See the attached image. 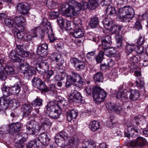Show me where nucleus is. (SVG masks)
<instances>
[{
    "mask_svg": "<svg viewBox=\"0 0 148 148\" xmlns=\"http://www.w3.org/2000/svg\"><path fill=\"white\" fill-rule=\"evenodd\" d=\"M92 91L93 98L97 103L102 102L107 95L106 92L99 86H95L93 88L88 86L85 89V91L88 95H90Z\"/></svg>",
    "mask_w": 148,
    "mask_h": 148,
    "instance_id": "obj_1",
    "label": "nucleus"
},
{
    "mask_svg": "<svg viewBox=\"0 0 148 148\" xmlns=\"http://www.w3.org/2000/svg\"><path fill=\"white\" fill-rule=\"evenodd\" d=\"M26 49V44L21 45H16V51H12L9 55L11 61L14 62H21V60H22V57L27 56V54L25 50Z\"/></svg>",
    "mask_w": 148,
    "mask_h": 148,
    "instance_id": "obj_2",
    "label": "nucleus"
},
{
    "mask_svg": "<svg viewBox=\"0 0 148 148\" xmlns=\"http://www.w3.org/2000/svg\"><path fill=\"white\" fill-rule=\"evenodd\" d=\"M140 96L139 92L138 90L130 89H124L122 92H119L116 95L117 99H121L122 101L126 99H130L132 101L137 100Z\"/></svg>",
    "mask_w": 148,
    "mask_h": 148,
    "instance_id": "obj_3",
    "label": "nucleus"
},
{
    "mask_svg": "<svg viewBox=\"0 0 148 148\" xmlns=\"http://www.w3.org/2000/svg\"><path fill=\"white\" fill-rule=\"evenodd\" d=\"M118 12L121 15L120 19L123 22H129L135 15L133 9L129 6H125L119 8Z\"/></svg>",
    "mask_w": 148,
    "mask_h": 148,
    "instance_id": "obj_4",
    "label": "nucleus"
},
{
    "mask_svg": "<svg viewBox=\"0 0 148 148\" xmlns=\"http://www.w3.org/2000/svg\"><path fill=\"white\" fill-rule=\"evenodd\" d=\"M72 1H75V0H71L69 2V4L66 3L62 5L61 8V11L63 14L70 13L75 16H77L79 13L81 8V7L78 5H75V4L72 3Z\"/></svg>",
    "mask_w": 148,
    "mask_h": 148,
    "instance_id": "obj_5",
    "label": "nucleus"
},
{
    "mask_svg": "<svg viewBox=\"0 0 148 148\" xmlns=\"http://www.w3.org/2000/svg\"><path fill=\"white\" fill-rule=\"evenodd\" d=\"M41 24L42 26L45 27V31L47 34L50 42L51 43L53 42L56 40L57 38L54 36L51 24L49 23H48L46 19H44Z\"/></svg>",
    "mask_w": 148,
    "mask_h": 148,
    "instance_id": "obj_6",
    "label": "nucleus"
},
{
    "mask_svg": "<svg viewBox=\"0 0 148 148\" xmlns=\"http://www.w3.org/2000/svg\"><path fill=\"white\" fill-rule=\"evenodd\" d=\"M26 127L27 132L30 135L38 134L41 130L40 126L39 125H36L35 121L33 120L27 122Z\"/></svg>",
    "mask_w": 148,
    "mask_h": 148,
    "instance_id": "obj_7",
    "label": "nucleus"
},
{
    "mask_svg": "<svg viewBox=\"0 0 148 148\" xmlns=\"http://www.w3.org/2000/svg\"><path fill=\"white\" fill-rule=\"evenodd\" d=\"M84 98L82 96L79 92L76 90L72 91L69 98L70 102H75L77 103H84Z\"/></svg>",
    "mask_w": 148,
    "mask_h": 148,
    "instance_id": "obj_8",
    "label": "nucleus"
},
{
    "mask_svg": "<svg viewBox=\"0 0 148 148\" xmlns=\"http://www.w3.org/2000/svg\"><path fill=\"white\" fill-rule=\"evenodd\" d=\"M84 98L82 96L79 92L76 90L72 91L69 98L70 102H75L77 103H84Z\"/></svg>",
    "mask_w": 148,
    "mask_h": 148,
    "instance_id": "obj_9",
    "label": "nucleus"
},
{
    "mask_svg": "<svg viewBox=\"0 0 148 148\" xmlns=\"http://www.w3.org/2000/svg\"><path fill=\"white\" fill-rule=\"evenodd\" d=\"M31 8L30 5L27 3H20L16 5L17 12L19 14L24 16L28 15Z\"/></svg>",
    "mask_w": 148,
    "mask_h": 148,
    "instance_id": "obj_10",
    "label": "nucleus"
},
{
    "mask_svg": "<svg viewBox=\"0 0 148 148\" xmlns=\"http://www.w3.org/2000/svg\"><path fill=\"white\" fill-rule=\"evenodd\" d=\"M81 59L73 57L71 58L70 62L75 68L77 71L83 70L85 67V63L83 61L84 58L81 57Z\"/></svg>",
    "mask_w": 148,
    "mask_h": 148,
    "instance_id": "obj_11",
    "label": "nucleus"
},
{
    "mask_svg": "<svg viewBox=\"0 0 148 148\" xmlns=\"http://www.w3.org/2000/svg\"><path fill=\"white\" fill-rule=\"evenodd\" d=\"M146 143V139L142 137H138L134 140L128 143L127 146L132 147L140 148L143 147Z\"/></svg>",
    "mask_w": 148,
    "mask_h": 148,
    "instance_id": "obj_12",
    "label": "nucleus"
},
{
    "mask_svg": "<svg viewBox=\"0 0 148 148\" xmlns=\"http://www.w3.org/2000/svg\"><path fill=\"white\" fill-rule=\"evenodd\" d=\"M125 49L127 56H128L130 53L133 52L134 51H136V52L138 54H141L143 52L142 48L140 47L135 44L132 45L129 44H127L126 46Z\"/></svg>",
    "mask_w": 148,
    "mask_h": 148,
    "instance_id": "obj_13",
    "label": "nucleus"
},
{
    "mask_svg": "<svg viewBox=\"0 0 148 148\" xmlns=\"http://www.w3.org/2000/svg\"><path fill=\"white\" fill-rule=\"evenodd\" d=\"M14 21L16 27H22L23 30V25L25 24L26 23V18L22 15L17 16L14 18Z\"/></svg>",
    "mask_w": 148,
    "mask_h": 148,
    "instance_id": "obj_14",
    "label": "nucleus"
},
{
    "mask_svg": "<svg viewBox=\"0 0 148 148\" xmlns=\"http://www.w3.org/2000/svg\"><path fill=\"white\" fill-rule=\"evenodd\" d=\"M106 107L108 110L112 112H119L122 109L121 105L117 103L115 104L110 102L107 103L106 104Z\"/></svg>",
    "mask_w": 148,
    "mask_h": 148,
    "instance_id": "obj_15",
    "label": "nucleus"
},
{
    "mask_svg": "<svg viewBox=\"0 0 148 148\" xmlns=\"http://www.w3.org/2000/svg\"><path fill=\"white\" fill-rule=\"evenodd\" d=\"M140 128L142 129L139 126H131L127 129V131L131 134L132 138H135L138 135L140 131Z\"/></svg>",
    "mask_w": 148,
    "mask_h": 148,
    "instance_id": "obj_16",
    "label": "nucleus"
},
{
    "mask_svg": "<svg viewBox=\"0 0 148 148\" xmlns=\"http://www.w3.org/2000/svg\"><path fill=\"white\" fill-rule=\"evenodd\" d=\"M51 58L53 61L55 62L59 65H62L64 62L61 55L58 53H52L51 55Z\"/></svg>",
    "mask_w": 148,
    "mask_h": 148,
    "instance_id": "obj_17",
    "label": "nucleus"
},
{
    "mask_svg": "<svg viewBox=\"0 0 148 148\" xmlns=\"http://www.w3.org/2000/svg\"><path fill=\"white\" fill-rule=\"evenodd\" d=\"M110 0H104L102 6H108L106 10V13L108 15H111L116 13V10L114 7L110 6V5L111 4Z\"/></svg>",
    "mask_w": 148,
    "mask_h": 148,
    "instance_id": "obj_18",
    "label": "nucleus"
},
{
    "mask_svg": "<svg viewBox=\"0 0 148 148\" xmlns=\"http://www.w3.org/2000/svg\"><path fill=\"white\" fill-rule=\"evenodd\" d=\"M32 82V85L34 87L39 90L42 89L45 85V82L40 78L36 77H35L33 78Z\"/></svg>",
    "mask_w": 148,
    "mask_h": 148,
    "instance_id": "obj_19",
    "label": "nucleus"
},
{
    "mask_svg": "<svg viewBox=\"0 0 148 148\" xmlns=\"http://www.w3.org/2000/svg\"><path fill=\"white\" fill-rule=\"evenodd\" d=\"M41 144L45 146H47L49 143L50 139L47 134L45 132H43L40 135L37 139Z\"/></svg>",
    "mask_w": 148,
    "mask_h": 148,
    "instance_id": "obj_20",
    "label": "nucleus"
},
{
    "mask_svg": "<svg viewBox=\"0 0 148 148\" xmlns=\"http://www.w3.org/2000/svg\"><path fill=\"white\" fill-rule=\"evenodd\" d=\"M134 122L135 123L136 125L139 126V127L142 125V127H141L142 128H143V129H144V128L147 127L148 129V121L143 117L136 119Z\"/></svg>",
    "mask_w": 148,
    "mask_h": 148,
    "instance_id": "obj_21",
    "label": "nucleus"
},
{
    "mask_svg": "<svg viewBox=\"0 0 148 148\" xmlns=\"http://www.w3.org/2000/svg\"><path fill=\"white\" fill-rule=\"evenodd\" d=\"M79 141V140L78 137L74 136L70 138L68 145L70 146V147L76 148L78 145Z\"/></svg>",
    "mask_w": 148,
    "mask_h": 148,
    "instance_id": "obj_22",
    "label": "nucleus"
},
{
    "mask_svg": "<svg viewBox=\"0 0 148 148\" xmlns=\"http://www.w3.org/2000/svg\"><path fill=\"white\" fill-rule=\"evenodd\" d=\"M6 103H5L4 106H6V107H8L9 105H10L12 107L13 109H15L19 107L20 103L19 102L15 99H8L6 100Z\"/></svg>",
    "mask_w": 148,
    "mask_h": 148,
    "instance_id": "obj_23",
    "label": "nucleus"
},
{
    "mask_svg": "<svg viewBox=\"0 0 148 148\" xmlns=\"http://www.w3.org/2000/svg\"><path fill=\"white\" fill-rule=\"evenodd\" d=\"M73 76L76 79L75 85L79 88H81L83 85V78L77 73L72 71Z\"/></svg>",
    "mask_w": 148,
    "mask_h": 148,
    "instance_id": "obj_24",
    "label": "nucleus"
},
{
    "mask_svg": "<svg viewBox=\"0 0 148 148\" xmlns=\"http://www.w3.org/2000/svg\"><path fill=\"white\" fill-rule=\"evenodd\" d=\"M32 106V105L29 103L23 105L22 110L24 116H27L30 114L33 109Z\"/></svg>",
    "mask_w": 148,
    "mask_h": 148,
    "instance_id": "obj_25",
    "label": "nucleus"
},
{
    "mask_svg": "<svg viewBox=\"0 0 148 148\" xmlns=\"http://www.w3.org/2000/svg\"><path fill=\"white\" fill-rule=\"evenodd\" d=\"M67 111V119L69 122L74 121L77 116V113L76 111L74 109L70 110H68Z\"/></svg>",
    "mask_w": 148,
    "mask_h": 148,
    "instance_id": "obj_26",
    "label": "nucleus"
},
{
    "mask_svg": "<svg viewBox=\"0 0 148 148\" xmlns=\"http://www.w3.org/2000/svg\"><path fill=\"white\" fill-rule=\"evenodd\" d=\"M68 104L67 101L64 98H63L58 101L57 103L56 104V106L57 107V108H58V109H61L62 111L64 109H66V110H68L67 108Z\"/></svg>",
    "mask_w": 148,
    "mask_h": 148,
    "instance_id": "obj_27",
    "label": "nucleus"
},
{
    "mask_svg": "<svg viewBox=\"0 0 148 148\" xmlns=\"http://www.w3.org/2000/svg\"><path fill=\"white\" fill-rule=\"evenodd\" d=\"M1 90L3 92V97L7 98V99H9L8 97L13 95L10 87H7L5 84L3 85V87L1 88Z\"/></svg>",
    "mask_w": 148,
    "mask_h": 148,
    "instance_id": "obj_28",
    "label": "nucleus"
},
{
    "mask_svg": "<svg viewBox=\"0 0 148 148\" xmlns=\"http://www.w3.org/2000/svg\"><path fill=\"white\" fill-rule=\"evenodd\" d=\"M1 90L3 92V97L7 98V99H9L8 97L13 95L10 87H7L5 84L3 85V87L1 88Z\"/></svg>",
    "mask_w": 148,
    "mask_h": 148,
    "instance_id": "obj_29",
    "label": "nucleus"
},
{
    "mask_svg": "<svg viewBox=\"0 0 148 148\" xmlns=\"http://www.w3.org/2000/svg\"><path fill=\"white\" fill-rule=\"evenodd\" d=\"M5 70L8 75H12L13 74L14 70L13 67L9 65H5L1 63L0 65V70Z\"/></svg>",
    "mask_w": 148,
    "mask_h": 148,
    "instance_id": "obj_30",
    "label": "nucleus"
},
{
    "mask_svg": "<svg viewBox=\"0 0 148 148\" xmlns=\"http://www.w3.org/2000/svg\"><path fill=\"white\" fill-rule=\"evenodd\" d=\"M36 53L38 55L44 53L48 49V46L47 44H40L37 46Z\"/></svg>",
    "mask_w": 148,
    "mask_h": 148,
    "instance_id": "obj_31",
    "label": "nucleus"
},
{
    "mask_svg": "<svg viewBox=\"0 0 148 148\" xmlns=\"http://www.w3.org/2000/svg\"><path fill=\"white\" fill-rule=\"evenodd\" d=\"M84 29L82 28H77L74 29L73 34V36L75 38H78L83 37L84 35Z\"/></svg>",
    "mask_w": 148,
    "mask_h": 148,
    "instance_id": "obj_32",
    "label": "nucleus"
},
{
    "mask_svg": "<svg viewBox=\"0 0 148 148\" xmlns=\"http://www.w3.org/2000/svg\"><path fill=\"white\" fill-rule=\"evenodd\" d=\"M12 94L18 96V94L21 91V86L20 84H19L16 83L13 86L10 87Z\"/></svg>",
    "mask_w": 148,
    "mask_h": 148,
    "instance_id": "obj_33",
    "label": "nucleus"
},
{
    "mask_svg": "<svg viewBox=\"0 0 148 148\" xmlns=\"http://www.w3.org/2000/svg\"><path fill=\"white\" fill-rule=\"evenodd\" d=\"M99 20L97 17L95 16L90 18L89 25L92 28H96L98 25Z\"/></svg>",
    "mask_w": 148,
    "mask_h": 148,
    "instance_id": "obj_34",
    "label": "nucleus"
},
{
    "mask_svg": "<svg viewBox=\"0 0 148 148\" xmlns=\"http://www.w3.org/2000/svg\"><path fill=\"white\" fill-rule=\"evenodd\" d=\"M76 82V79H75L74 77L73 76L72 72H71V75L67 76L66 81L65 83V86L67 88L69 87L72 85L73 83H75Z\"/></svg>",
    "mask_w": 148,
    "mask_h": 148,
    "instance_id": "obj_35",
    "label": "nucleus"
},
{
    "mask_svg": "<svg viewBox=\"0 0 148 148\" xmlns=\"http://www.w3.org/2000/svg\"><path fill=\"white\" fill-rule=\"evenodd\" d=\"M62 112V110L58 109L55 111H50V112H48V115L50 118L57 119L59 118Z\"/></svg>",
    "mask_w": 148,
    "mask_h": 148,
    "instance_id": "obj_36",
    "label": "nucleus"
},
{
    "mask_svg": "<svg viewBox=\"0 0 148 148\" xmlns=\"http://www.w3.org/2000/svg\"><path fill=\"white\" fill-rule=\"evenodd\" d=\"M9 129L10 132H18L21 130V124L19 123L12 124L9 126Z\"/></svg>",
    "mask_w": 148,
    "mask_h": 148,
    "instance_id": "obj_37",
    "label": "nucleus"
},
{
    "mask_svg": "<svg viewBox=\"0 0 148 148\" xmlns=\"http://www.w3.org/2000/svg\"><path fill=\"white\" fill-rule=\"evenodd\" d=\"M100 126V123L97 121H94L91 122L89 126L90 129L93 132L99 129Z\"/></svg>",
    "mask_w": 148,
    "mask_h": 148,
    "instance_id": "obj_38",
    "label": "nucleus"
},
{
    "mask_svg": "<svg viewBox=\"0 0 148 148\" xmlns=\"http://www.w3.org/2000/svg\"><path fill=\"white\" fill-rule=\"evenodd\" d=\"M101 41L102 45H99V48L101 50L104 52L107 51V49L110 48L112 42H108L104 41Z\"/></svg>",
    "mask_w": 148,
    "mask_h": 148,
    "instance_id": "obj_39",
    "label": "nucleus"
},
{
    "mask_svg": "<svg viewBox=\"0 0 148 148\" xmlns=\"http://www.w3.org/2000/svg\"><path fill=\"white\" fill-rule=\"evenodd\" d=\"M106 51L104 52L105 54L110 57H114L116 55V50L114 48H110Z\"/></svg>",
    "mask_w": 148,
    "mask_h": 148,
    "instance_id": "obj_40",
    "label": "nucleus"
},
{
    "mask_svg": "<svg viewBox=\"0 0 148 148\" xmlns=\"http://www.w3.org/2000/svg\"><path fill=\"white\" fill-rule=\"evenodd\" d=\"M93 79L95 82H100L103 81V74L101 72H98L93 76Z\"/></svg>",
    "mask_w": 148,
    "mask_h": 148,
    "instance_id": "obj_41",
    "label": "nucleus"
},
{
    "mask_svg": "<svg viewBox=\"0 0 148 148\" xmlns=\"http://www.w3.org/2000/svg\"><path fill=\"white\" fill-rule=\"evenodd\" d=\"M88 1H82L81 3L76 1H72V3L75 4V5H78L81 7V10H82L88 8Z\"/></svg>",
    "mask_w": 148,
    "mask_h": 148,
    "instance_id": "obj_42",
    "label": "nucleus"
},
{
    "mask_svg": "<svg viewBox=\"0 0 148 148\" xmlns=\"http://www.w3.org/2000/svg\"><path fill=\"white\" fill-rule=\"evenodd\" d=\"M47 106L48 108L47 113L48 115H49L48 112H50V111H55L58 109V108H57V107L56 106V104L52 101L49 102Z\"/></svg>",
    "mask_w": 148,
    "mask_h": 148,
    "instance_id": "obj_43",
    "label": "nucleus"
},
{
    "mask_svg": "<svg viewBox=\"0 0 148 148\" xmlns=\"http://www.w3.org/2000/svg\"><path fill=\"white\" fill-rule=\"evenodd\" d=\"M112 24L113 22L112 20L110 18H106L103 20V26L104 27L108 30H109L110 28L111 27Z\"/></svg>",
    "mask_w": 148,
    "mask_h": 148,
    "instance_id": "obj_44",
    "label": "nucleus"
},
{
    "mask_svg": "<svg viewBox=\"0 0 148 148\" xmlns=\"http://www.w3.org/2000/svg\"><path fill=\"white\" fill-rule=\"evenodd\" d=\"M36 71L33 67L29 68L26 71V72H24V75L26 76H28L29 77L36 74Z\"/></svg>",
    "mask_w": 148,
    "mask_h": 148,
    "instance_id": "obj_45",
    "label": "nucleus"
},
{
    "mask_svg": "<svg viewBox=\"0 0 148 148\" xmlns=\"http://www.w3.org/2000/svg\"><path fill=\"white\" fill-rule=\"evenodd\" d=\"M121 29V27L118 25H114L111 27L110 31L113 34H119Z\"/></svg>",
    "mask_w": 148,
    "mask_h": 148,
    "instance_id": "obj_46",
    "label": "nucleus"
},
{
    "mask_svg": "<svg viewBox=\"0 0 148 148\" xmlns=\"http://www.w3.org/2000/svg\"><path fill=\"white\" fill-rule=\"evenodd\" d=\"M39 146V141L35 139L30 141L27 145V147L29 148H38Z\"/></svg>",
    "mask_w": 148,
    "mask_h": 148,
    "instance_id": "obj_47",
    "label": "nucleus"
},
{
    "mask_svg": "<svg viewBox=\"0 0 148 148\" xmlns=\"http://www.w3.org/2000/svg\"><path fill=\"white\" fill-rule=\"evenodd\" d=\"M43 101L42 99L37 97L32 102L31 105L34 107L40 106L42 105Z\"/></svg>",
    "mask_w": 148,
    "mask_h": 148,
    "instance_id": "obj_48",
    "label": "nucleus"
},
{
    "mask_svg": "<svg viewBox=\"0 0 148 148\" xmlns=\"http://www.w3.org/2000/svg\"><path fill=\"white\" fill-rule=\"evenodd\" d=\"M5 24L9 27H12L13 26L15 27V24L14 19L12 20L7 16L6 18H5L4 20Z\"/></svg>",
    "mask_w": 148,
    "mask_h": 148,
    "instance_id": "obj_49",
    "label": "nucleus"
},
{
    "mask_svg": "<svg viewBox=\"0 0 148 148\" xmlns=\"http://www.w3.org/2000/svg\"><path fill=\"white\" fill-rule=\"evenodd\" d=\"M104 54V51L101 50L99 52V53L95 57V60L97 63H101L103 59Z\"/></svg>",
    "mask_w": 148,
    "mask_h": 148,
    "instance_id": "obj_50",
    "label": "nucleus"
},
{
    "mask_svg": "<svg viewBox=\"0 0 148 148\" xmlns=\"http://www.w3.org/2000/svg\"><path fill=\"white\" fill-rule=\"evenodd\" d=\"M95 144L92 142L85 141L82 145L83 148H96Z\"/></svg>",
    "mask_w": 148,
    "mask_h": 148,
    "instance_id": "obj_51",
    "label": "nucleus"
},
{
    "mask_svg": "<svg viewBox=\"0 0 148 148\" xmlns=\"http://www.w3.org/2000/svg\"><path fill=\"white\" fill-rule=\"evenodd\" d=\"M141 60V58L138 55H133L129 58V60L133 63H136L139 62Z\"/></svg>",
    "mask_w": 148,
    "mask_h": 148,
    "instance_id": "obj_52",
    "label": "nucleus"
},
{
    "mask_svg": "<svg viewBox=\"0 0 148 148\" xmlns=\"http://www.w3.org/2000/svg\"><path fill=\"white\" fill-rule=\"evenodd\" d=\"M9 126H3L0 127V133L2 134H8L10 132Z\"/></svg>",
    "mask_w": 148,
    "mask_h": 148,
    "instance_id": "obj_53",
    "label": "nucleus"
},
{
    "mask_svg": "<svg viewBox=\"0 0 148 148\" xmlns=\"http://www.w3.org/2000/svg\"><path fill=\"white\" fill-rule=\"evenodd\" d=\"M39 30L40 27H36L31 30L29 33L32 36L33 38H36L38 36L37 33Z\"/></svg>",
    "mask_w": 148,
    "mask_h": 148,
    "instance_id": "obj_54",
    "label": "nucleus"
},
{
    "mask_svg": "<svg viewBox=\"0 0 148 148\" xmlns=\"http://www.w3.org/2000/svg\"><path fill=\"white\" fill-rule=\"evenodd\" d=\"M46 5L47 7L50 9H52L55 8L56 3L53 0H47Z\"/></svg>",
    "mask_w": 148,
    "mask_h": 148,
    "instance_id": "obj_55",
    "label": "nucleus"
},
{
    "mask_svg": "<svg viewBox=\"0 0 148 148\" xmlns=\"http://www.w3.org/2000/svg\"><path fill=\"white\" fill-rule=\"evenodd\" d=\"M88 9L90 10H94L98 6V3L93 0L88 1Z\"/></svg>",
    "mask_w": 148,
    "mask_h": 148,
    "instance_id": "obj_56",
    "label": "nucleus"
},
{
    "mask_svg": "<svg viewBox=\"0 0 148 148\" xmlns=\"http://www.w3.org/2000/svg\"><path fill=\"white\" fill-rule=\"evenodd\" d=\"M144 82L143 79H138L135 81V84L136 86L139 88L144 87Z\"/></svg>",
    "mask_w": 148,
    "mask_h": 148,
    "instance_id": "obj_57",
    "label": "nucleus"
},
{
    "mask_svg": "<svg viewBox=\"0 0 148 148\" xmlns=\"http://www.w3.org/2000/svg\"><path fill=\"white\" fill-rule=\"evenodd\" d=\"M39 66L41 69L44 70L43 71L44 72H46V71L48 70L49 65L47 62H41L40 63Z\"/></svg>",
    "mask_w": 148,
    "mask_h": 148,
    "instance_id": "obj_58",
    "label": "nucleus"
},
{
    "mask_svg": "<svg viewBox=\"0 0 148 148\" xmlns=\"http://www.w3.org/2000/svg\"><path fill=\"white\" fill-rule=\"evenodd\" d=\"M29 67V64L26 63H23L21 65L20 69L21 70V72L22 73L24 74V72L25 73L27 70L28 69Z\"/></svg>",
    "mask_w": 148,
    "mask_h": 148,
    "instance_id": "obj_59",
    "label": "nucleus"
},
{
    "mask_svg": "<svg viewBox=\"0 0 148 148\" xmlns=\"http://www.w3.org/2000/svg\"><path fill=\"white\" fill-rule=\"evenodd\" d=\"M59 15L58 12L52 10L50 12L49 18L51 19H55L58 17Z\"/></svg>",
    "mask_w": 148,
    "mask_h": 148,
    "instance_id": "obj_60",
    "label": "nucleus"
},
{
    "mask_svg": "<svg viewBox=\"0 0 148 148\" xmlns=\"http://www.w3.org/2000/svg\"><path fill=\"white\" fill-rule=\"evenodd\" d=\"M73 23L76 27H80L81 26L82 22L79 18L76 17L74 18Z\"/></svg>",
    "mask_w": 148,
    "mask_h": 148,
    "instance_id": "obj_61",
    "label": "nucleus"
},
{
    "mask_svg": "<svg viewBox=\"0 0 148 148\" xmlns=\"http://www.w3.org/2000/svg\"><path fill=\"white\" fill-rule=\"evenodd\" d=\"M21 29H18V31L17 32V37L19 39H22L24 36V34L23 32V31L24 30V27L23 28V30H22V27H21Z\"/></svg>",
    "mask_w": 148,
    "mask_h": 148,
    "instance_id": "obj_62",
    "label": "nucleus"
},
{
    "mask_svg": "<svg viewBox=\"0 0 148 148\" xmlns=\"http://www.w3.org/2000/svg\"><path fill=\"white\" fill-rule=\"evenodd\" d=\"M64 140L63 141L61 139L58 138H55V141L56 144L60 147H62L64 144Z\"/></svg>",
    "mask_w": 148,
    "mask_h": 148,
    "instance_id": "obj_63",
    "label": "nucleus"
},
{
    "mask_svg": "<svg viewBox=\"0 0 148 148\" xmlns=\"http://www.w3.org/2000/svg\"><path fill=\"white\" fill-rule=\"evenodd\" d=\"M41 121L44 125L49 126L51 124L50 120L47 118H43L41 119Z\"/></svg>",
    "mask_w": 148,
    "mask_h": 148,
    "instance_id": "obj_64",
    "label": "nucleus"
}]
</instances>
